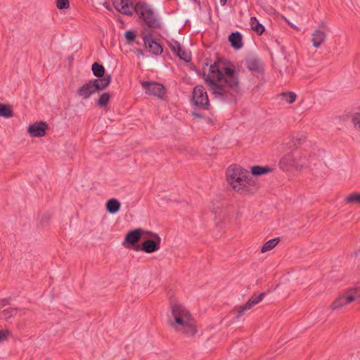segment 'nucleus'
<instances>
[{
  "label": "nucleus",
  "mask_w": 360,
  "mask_h": 360,
  "mask_svg": "<svg viewBox=\"0 0 360 360\" xmlns=\"http://www.w3.org/2000/svg\"><path fill=\"white\" fill-rule=\"evenodd\" d=\"M205 65H210L209 75L200 70L196 72L198 75L203 76L214 98L224 102L235 101L239 92V77L235 65L221 59L211 64L209 58L205 59Z\"/></svg>",
  "instance_id": "obj_1"
},
{
  "label": "nucleus",
  "mask_w": 360,
  "mask_h": 360,
  "mask_svg": "<svg viewBox=\"0 0 360 360\" xmlns=\"http://www.w3.org/2000/svg\"><path fill=\"white\" fill-rule=\"evenodd\" d=\"M172 315L174 321L171 326L187 337H193L197 333L196 321L187 309L179 303L171 302Z\"/></svg>",
  "instance_id": "obj_2"
},
{
  "label": "nucleus",
  "mask_w": 360,
  "mask_h": 360,
  "mask_svg": "<svg viewBox=\"0 0 360 360\" xmlns=\"http://www.w3.org/2000/svg\"><path fill=\"white\" fill-rule=\"evenodd\" d=\"M226 176L228 183L237 192L243 191L248 186L255 184L250 172L237 165H230L226 171Z\"/></svg>",
  "instance_id": "obj_3"
},
{
  "label": "nucleus",
  "mask_w": 360,
  "mask_h": 360,
  "mask_svg": "<svg viewBox=\"0 0 360 360\" xmlns=\"http://www.w3.org/2000/svg\"><path fill=\"white\" fill-rule=\"evenodd\" d=\"M134 11L148 27L153 29L161 27V23L155 17L153 11L146 3L141 1L136 3L134 7Z\"/></svg>",
  "instance_id": "obj_4"
},
{
  "label": "nucleus",
  "mask_w": 360,
  "mask_h": 360,
  "mask_svg": "<svg viewBox=\"0 0 360 360\" xmlns=\"http://www.w3.org/2000/svg\"><path fill=\"white\" fill-rule=\"evenodd\" d=\"M191 101L195 106L203 110H208L210 106L207 93L202 85L194 87Z\"/></svg>",
  "instance_id": "obj_5"
},
{
  "label": "nucleus",
  "mask_w": 360,
  "mask_h": 360,
  "mask_svg": "<svg viewBox=\"0 0 360 360\" xmlns=\"http://www.w3.org/2000/svg\"><path fill=\"white\" fill-rule=\"evenodd\" d=\"M360 297L356 290L350 289L343 295L336 298L330 305L332 310H338L345 306L346 304L351 303Z\"/></svg>",
  "instance_id": "obj_6"
},
{
  "label": "nucleus",
  "mask_w": 360,
  "mask_h": 360,
  "mask_svg": "<svg viewBox=\"0 0 360 360\" xmlns=\"http://www.w3.org/2000/svg\"><path fill=\"white\" fill-rule=\"evenodd\" d=\"M265 292H261L259 295L255 294L243 305L235 307L233 311L236 313V318L239 319L246 311L260 302L265 297Z\"/></svg>",
  "instance_id": "obj_7"
},
{
  "label": "nucleus",
  "mask_w": 360,
  "mask_h": 360,
  "mask_svg": "<svg viewBox=\"0 0 360 360\" xmlns=\"http://www.w3.org/2000/svg\"><path fill=\"white\" fill-rule=\"evenodd\" d=\"M279 165L283 170H288L290 167H295L297 169L303 167L300 160L297 158L292 151L285 154L281 158Z\"/></svg>",
  "instance_id": "obj_8"
},
{
  "label": "nucleus",
  "mask_w": 360,
  "mask_h": 360,
  "mask_svg": "<svg viewBox=\"0 0 360 360\" xmlns=\"http://www.w3.org/2000/svg\"><path fill=\"white\" fill-rule=\"evenodd\" d=\"M141 85L144 89L146 94L150 96L162 98L166 93L165 87L162 84L157 82H143Z\"/></svg>",
  "instance_id": "obj_9"
},
{
  "label": "nucleus",
  "mask_w": 360,
  "mask_h": 360,
  "mask_svg": "<svg viewBox=\"0 0 360 360\" xmlns=\"http://www.w3.org/2000/svg\"><path fill=\"white\" fill-rule=\"evenodd\" d=\"M161 238L157 236L156 239H147L141 245H135L134 250L136 251H143L146 253H153L160 248Z\"/></svg>",
  "instance_id": "obj_10"
},
{
  "label": "nucleus",
  "mask_w": 360,
  "mask_h": 360,
  "mask_svg": "<svg viewBox=\"0 0 360 360\" xmlns=\"http://www.w3.org/2000/svg\"><path fill=\"white\" fill-rule=\"evenodd\" d=\"M143 40L146 49L152 54L158 56L162 53V46L152 39V34L150 33H149L148 35H145L143 37Z\"/></svg>",
  "instance_id": "obj_11"
},
{
  "label": "nucleus",
  "mask_w": 360,
  "mask_h": 360,
  "mask_svg": "<svg viewBox=\"0 0 360 360\" xmlns=\"http://www.w3.org/2000/svg\"><path fill=\"white\" fill-rule=\"evenodd\" d=\"M48 129L46 122L41 121L30 124L28 127L27 131L32 137H41L46 134V131Z\"/></svg>",
  "instance_id": "obj_12"
},
{
  "label": "nucleus",
  "mask_w": 360,
  "mask_h": 360,
  "mask_svg": "<svg viewBox=\"0 0 360 360\" xmlns=\"http://www.w3.org/2000/svg\"><path fill=\"white\" fill-rule=\"evenodd\" d=\"M143 232V230L141 229H136L129 231L125 236L123 245L126 246L127 244L128 245L133 246V248H134L135 245H136V243L141 240Z\"/></svg>",
  "instance_id": "obj_13"
},
{
  "label": "nucleus",
  "mask_w": 360,
  "mask_h": 360,
  "mask_svg": "<svg viewBox=\"0 0 360 360\" xmlns=\"http://www.w3.org/2000/svg\"><path fill=\"white\" fill-rule=\"evenodd\" d=\"M171 50L181 59L185 62H189L191 60V55L186 51L182 49L180 43L177 41H174L170 44Z\"/></svg>",
  "instance_id": "obj_14"
},
{
  "label": "nucleus",
  "mask_w": 360,
  "mask_h": 360,
  "mask_svg": "<svg viewBox=\"0 0 360 360\" xmlns=\"http://www.w3.org/2000/svg\"><path fill=\"white\" fill-rule=\"evenodd\" d=\"M96 91L91 82V79L80 86L76 91L77 95L83 99H88L92 94Z\"/></svg>",
  "instance_id": "obj_15"
},
{
  "label": "nucleus",
  "mask_w": 360,
  "mask_h": 360,
  "mask_svg": "<svg viewBox=\"0 0 360 360\" xmlns=\"http://www.w3.org/2000/svg\"><path fill=\"white\" fill-rule=\"evenodd\" d=\"M247 68L252 72L260 73L263 72V67L260 60L257 58L251 57L245 59Z\"/></svg>",
  "instance_id": "obj_16"
},
{
  "label": "nucleus",
  "mask_w": 360,
  "mask_h": 360,
  "mask_svg": "<svg viewBox=\"0 0 360 360\" xmlns=\"http://www.w3.org/2000/svg\"><path fill=\"white\" fill-rule=\"evenodd\" d=\"M111 81V76L107 75L105 77H102L101 78L93 79H91V82L94 84V87L96 91H99L104 90L108 87Z\"/></svg>",
  "instance_id": "obj_17"
},
{
  "label": "nucleus",
  "mask_w": 360,
  "mask_h": 360,
  "mask_svg": "<svg viewBox=\"0 0 360 360\" xmlns=\"http://www.w3.org/2000/svg\"><path fill=\"white\" fill-rule=\"evenodd\" d=\"M229 41L235 50L240 49L243 45L242 35L238 31L232 32L229 36Z\"/></svg>",
  "instance_id": "obj_18"
},
{
  "label": "nucleus",
  "mask_w": 360,
  "mask_h": 360,
  "mask_svg": "<svg viewBox=\"0 0 360 360\" xmlns=\"http://www.w3.org/2000/svg\"><path fill=\"white\" fill-rule=\"evenodd\" d=\"M326 33L320 30H316L312 34L311 41L314 47H319L325 41Z\"/></svg>",
  "instance_id": "obj_19"
},
{
  "label": "nucleus",
  "mask_w": 360,
  "mask_h": 360,
  "mask_svg": "<svg viewBox=\"0 0 360 360\" xmlns=\"http://www.w3.org/2000/svg\"><path fill=\"white\" fill-rule=\"evenodd\" d=\"M273 171V168L269 166L255 165L251 167V176H262Z\"/></svg>",
  "instance_id": "obj_20"
},
{
  "label": "nucleus",
  "mask_w": 360,
  "mask_h": 360,
  "mask_svg": "<svg viewBox=\"0 0 360 360\" xmlns=\"http://www.w3.org/2000/svg\"><path fill=\"white\" fill-rule=\"evenodd\" d=\"M121 204L116 198H111L106 202L105 207L110 214H115L120 210Z\"/></svg>",
  "instance_id": "obj_21"
},
{
  "label": "nucleus",
  "mask_w": 360,
  "mask_h": 360,
  "mask_svg": "<svg viewBox=\"0 0 360 360\" xmlns=\"http://www.w3.org/2000/svg\"><path fill=\"white\" fill-rule=\"evenodd\" d=\"M306 140V137L302 134H293L291 136L290 141L289 143L290 147L293 146L294 148H297L299 146H300L302 143H303Z\"/></svg>",
  "instance_id": "obj_22"
},
{
  "label": "nucleus",
  "mask_w": 360,
  "mask_h": 360,
  "mask_svg": "<svg viewBox=\"0 0 360 360\" xmlns=\"http://www.w3.org/2000/svg\"><path fill=\"white\" fill-rule=\"evenodd\" d=\"M250 25L251 29L259 35H261L264 32V27L259 22L256 17L250 18Z\"/></svg>",
  "instance_id": "obj_23"
},
{
  "label": "nucleus",
  "mask_w": 360,
  "mask_h": 360,
  "mask_svg": "<svg viewBox=\"0 0 360 360\" xmlns=\"http://www.w3.org/2000/svg\"><path fill=\"white\" fill-rule=\"evenodd\" d=\"M13 116V111L9 105L0 103V117L9 118Z\"/></svg>",
  "instance_id": "obj_24"
},
{
  "label": "nucleus",
  "mask_w": 360,
  "mask_h": 360,
  "mask_svg": "<svg viewBox=\"0 0 360 360\" xmlns=\"http://www.w3.org/2000/svg\"><path fill=\"white\" fill-rule=\"evenodd\" d=\"M91 70L93 72L94 75L96 77L101 78L102 77H104L105 70L102 65L96 62L94 63L91 66Z\"/></svg>",
  "instance_id": "obj_25"
},
{
  "label": "nucleus",
  "mask_w": 360,
  "mask_h": 360,
  "mask_svg": "<svg viewBox=\"0 0 360 360\" xmlns=\"http://www.w3.org/2000/svg\"><path fill=\"white\" fill-rule=\"evenodd\" d=\"M280 238H276L271 239L266 242L261 248L262 252H266L267 251L271 250L276 245L279 243Z\"/></svg>",
  "instance_id": "obj_26"
},
{
  "label": "nucleus",
  "mask_w": 360,
  "mask_h": 360,
  "mask_svg": "<svg viewBox=\"0 0 360 360\" xmlns=\"http://www.w3.org/2000/svg\"><path fill=\"white\" fill-rule=\"evenodd\" d=\"M17 308L10 307L5 309L0 312V318L1 319L8 320L15 316L17 314Z\"/></svg>",
  "instance_id": "obj_27"
},
{
  "label": "nucleus",
  "mask_w": 360,
  "mask_h": 360,
  "mask_svg": "<svg viewBox=\"0 0 360 360\" xmlns=\"http://www.w3.org/2000/svg\"><path fill=\"white\" fill-rule=\"evenodd\" d=\"M346 203L360 205V193L354 192L347 195L345 198Z\"/></svg>",
  "instance_id": "obj_28"
},
{
  "label": "nucleus",
  "mask_w": 360,
  "mask_h": 360,
  "mask_svg": "<svg viewBox=\"0 0 360 360\" xmlns=\"http://www.w3.org/2000/svg\"><path fill=\"white\" fill-rule=\"evenodd\" d=\"M121 8L120 12L127 15H132L134 11L129 8V0H120Z\"/></svg>",
  "instance_id": "obj_29"
},
{
  "label": "nucleus",
  "mask_w": 360,
  "mask_h": 360,
  "mask_svg": "<svg viewBox=\"0 0 360 360\" xmlns=\"http://www.w3.org/2000/svg\"><path fill=\"white\" fill-rule=\"evenodd\" d=\"M110 96L108 93H103L96 101V105L99 107L106 106L110 101Z\"/></svg>",
  "instance_id": "obj_30"
},
{
  "label": "nucleus",
  "mask_w": 360,
  "mask_h": 360,
  "mask_svg": "<svg viewBox=\"0 0 360 360\" xmlns=\"http://www.w3.org/2000/svg\"><path fill=\"white\" fill-rule=\"evenodd\" d=\"M124 36L126 38V40L128 44H131L134 42L136 37V32L134 30H127L124 33Z\"/></svg>",
  "instance_id": "obj_31"
},
{
  "label": "nucleus",
  "mask_w": 360,
  "mask_h": 360,
  "mask_svg": "<svg viewBox=\"0 0 360 360\" xmlns=\"http://www.w3.org/2000/svg\"><path fill=\"white\" fill-rule=\"evenodd\" d=\"M56 6L58 9H67L70 7L69 0H56Z\"/></svg>",
  "instance_id": "obj_32"
},
{
  "label": "nucleus",
  "mask_w": 360,
  "mask_h": 360,
  "mask_svg": "<svg viewBox=\"0 0 360 360\" xmlns=\"http://www.w3.org/2000/svg\"><path fill=\"white\" fill-rule=\"evenodd\" d=\"M283 95L285 97V101L288 103H292L295 102V98H296V94L294 92L290 91V92L283 93Z\"/></svg>",
  "instance_id": "obj_33"
},
{
  "label": "nucleus",
  "mask_w": 360,
  "mask_h": 360,
  "mask_svg": "<svg viewBox=\"0 0 360 360\" xmlns=\"http://www.w3.org/2000/svg\"><path fill=\"white\" fill-rule=\"evenodd\" d=\"M352 123L354 127L360 131V114H357L353 117Z\"/></svg>",
  "instance_id": "obj_34"
},
{
  "label": "nucleus",
  "mask_w": 360,
  "mask_h": 360,
  "mask_svg": "<svg viewBox=\"0 0 360 360\" xmlns=\"http://www.w3.org/2000/svg\"><path fill=\"white\" fill-rule=\"evenodd\" d=\"M10 332L8 330H0V342L7 340V338Z\"/></svg>",
  "instance_id": "obj_35"
},
{
  "label": "nucleus",
  "mask_w": 360,
  "mask_h": 360,
  "mask_svg": "<svg viewBox=\"0 0 360 360\" xmlns=\"http://www.w3.org/2000/svg\"><path fill=\"white\" fill-rule=\"evenodd\" d=\"M143 233H145L148 237H151V239H156L157 236H159L157 233L150 231H143Z\"/></svg>",
  "instance_id": "obj_36"
},
{
  "label": "nucleus",
  "mask_w": 360,
  "mask_h": 360,
  "mask_svg": "<svg viewBox=\"0 0 360 360\" xmlns=\"http://www.w3.org/2000/svg\"><path fill=\"white\" fill-rule=\"evenodd\" d=\"M136 53L137 54H139V55H141V56H143L144 55V51L141 49H137L136 51Z\"/></svg>",
  "instance_id": "obj_37"
},
{
  "label": "nucleus",
  "mask_w": 360,
  "mask_h": 360,
  "mask_svg": "<svg viewBox=\"0 0 360 360\" xmlns=\"http://www.w3.org/2000/svg\"><path fill=\"white\" fill-rule=\"evenodd\" d=\"M193 115L194 116H195V117H202L201 114H200V113H196V112H193Z\"/></svg>",
  "instance_id": "obj_38"
},
{
  "label": "nucleus",
  "mask_w": 360,
  "mask_h": 360,
  "mask_svg": "<svg viewBox=\"0 0 360 360\" xmlns=\"http://www.w3.org/2000/svg\"><path fill=\"white\" fill-rule=\"evenodd\" d=\"M227 0H220V2L222 5H225L226 3Z\"/></svg>",
  "instance_id": "obj_39"
}]
</instances>
